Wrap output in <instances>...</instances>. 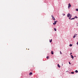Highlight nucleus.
<instances>
[{"label":"nucleus","mask_w":78,"mask_h":78,"mask_svg":"<svg viewBox=\"0 0 78 78\" xmlns=\"http://www.w3.org/2000/svg\"><path fill=\"white\" fill-rule=\"evenodd\" d=\"M75 72L76 73H78V70H76Z\"/></svg>","instance_id":"nucleus-15"},{"label":"nucleus","mask_w":78,"mask_h":78,"mask_svg":"<svg viewBox=\"0 0 78 78\" xmlns=\"http://www.w3.org/2000/svg\"><path fill=\"white\" fill-rule=\"evenodd\" d=\"M54 53H53V51H51V54H52V55H53V54H54Z\"/></svg>","instance_id":"nucleus-14"},{"label":"nucleus","mask_w":78,"mask_h":78,"mask_svg":"<svg viewBox=\"0 0 78 78\" xmlns=\"http://www.w3.org/2000/svg\"><path fill=\"white\" fill-rule=\"evenodd\" d=\"M67 16L68 17H69V19L70 20V19H71V18L72 16V15H70V13H68L67 14Z\"/></svg>","instance_id":"nucleus-1"},{"label":"nucleus","mask_w":78,"mask_h":78,"mask_svg":"<svg viewBox=\"0 0 78 78\" xmlns=\"http://www.w3.org/2000/svg\"><path fill=\"white\" fill-rule=\"evenodd\" d=\"M50 42L51 43L52 42V39H51V40H49Z\"/></svg>","instance_id":"nucleus-11"},{"label":"nucleus","mask_w":78,"mask_h":78,"mask_svg":"<svg viewBox=\"0 0 78 78\" xmlns=\"http://www.w3.org/2000/svg\"><path fill=\"white\" fill-rule=\"evenodd\" d=\"M69 46H70V47H72V44H70Z\"/></svg>","instance_id":"nucleus-13"},{"label":"nucleus","mask_w":78,"mask_h":78,"mask_svg":"<svg viewBox=\"0 0 78 78\" xmlns=\"http://www.w3.org/2000/svg\"><path fill=\"white\" fill-rule=\"evenodd\" d=\"M54 30L55 31H56V29L55 28H54Z\"/></svg>","instance_id":"nucleus-9"},{"label":"nucleus","mask_w":78,"mask_h":78,"mask_svg":"<svg viewBox=\"0 0 78 78\" xmlns=\"http://www.w3.org/2000/svg\"><path fill=\"white\" fill-rule=\"evenodd\" d=\"M74 57H76V56H74Z\"/></svg>","instance_id":"nucleus-23"},{"label":"nucleus","mask_w":78,"mask_h":78,"mask_svg":"<svg viewBox=\"0 0 78 78\" xmlns=\"http://www.w3.org/2000/svg\"><path fill=\"white\" fill-rule=\"evenodd\" d=\"M60 54H61V55H62V53L61 52V51H60Z\"/></svg>","instance_id":"nucleus-19"},{"label":"nucleus","mask_w":78,"mask_h":78,"mask_svg":"<svg viewBox=\"0 0 78 78\" xmlns=\"http://www.w3.org/2000/svg\"><path fill=\"white\" fill-rule=\"evenodd\" d=\"M46 58H47V59H48V58H49V57L48 56H47V57Z\"/></svg>","instance_id":"nucleus-18"},{"label":"nucleus","mask_w":78,"mask_h":78,"mask_svg":"<svg viewBox=\"0 0 78 78\" xmlns=\"http://www.w3.org/2000/svg\"><path fill=\"white\" fill-rule=\"evenodd\" d=\"M51 17H52V18L53 20H55V17H54V16H53V15H51Z\"/></svg>","instance_id":"nucleus-4"},{"label":"nucleus","mask_w":78,"mask_h":78,"mask_svg":"<svg viewBox=\"0 0 78 78\" xmlns=\"http://www.w3.org/2000/svg\"><path fill=\"white\" fill-rule=\"evenodd\" d=\"M70 55L71 56V58H72V59H73V55Z\"/></svg>","instance_id":"nucleus-5"},{"label":"nucleus","mask_w":78,"mask_h":78,"mask_svg":"<svg viewBox=\"0 0 78 78\" xmlns=\"http://www.w3.org/2000/svg\"><path fill=\"white\" fill-rule=\"evenodd\" d=\"M69 64H71V63L70 62H69Z\"/></svg>","instance_id":"nucleus-20"},{"label":"nucleus","mask_w":78,"mask_h":78,"mask_svg":"<svg viewBox=\"0 0 78 78\" xmlns=\"http://www.w3.org/2000/svg\"><path fill=\"white\" fill-rule=\"evenodd\" d=\"M58 67H59V68H60V67H61V66H60V65H59V64H58Z\"/></svg>","instance_id":"nucleus-7"},{"label":"nucleus","mask_w":78,"mask_h":78,"mask_svg":"<svg viewBox=\"0 0 78 78\" xmlns=\"http://www.w3.org/2000/svg\"><path fill=\"white\" fill-rule=\"evenodd\" d=\"M62 64V66H63V64Z\"/></svg>","instance_id":"nucleus-24"},{"label":"nucleus","mask_w":78,"mask_h":78,"mask_svg":"<svg viewBox=\"0 0 78 78\" xmlns=\"http://www.w3.org/2000/svg\"><path fill=\"white\" fill-rule=\"evenodd\" d=\"M57 22H58V21H55L54 23H53V25H55L56 24Z\"/></svg>","instance_id":"nucleus-2"},{"label":"nucleus","mask_w":78,"mask_h":78,"mask_svg":"<svg viewBox=\"0 0 78 78\" xmlns=\"http://www.w3.org/2000/svg\"><path fill=\"white\" fill-rule=\"evenodd\" d=\"M75 34H75L74 35V36H73V38H75V37H76V35H77V34H76V36H75Z\"/></svg>","instance_id":"nucleus-6"},{"label":"nucleus","mask_w":78,"mask_h":78,"mask_svg":"<svg viewBox=\"0 0 78 78\" xmlns=\"http://www.w3.org/2000/svg\"><path fill=\"white\" fill-rule=\"evenodd\" d=\"M71 73L72 74H73L74 73V72H71Z\"/></svg>","instance_id":"nucleus-17"},{"label":"nucleus","mask_w":78,"mask_h":78,"mask_svg":"<svg viewBox=\"0 0 78 78\" xmlns=\"http://www.w3.org/2000/svg\"><path fill=\"white\" fill-rule=\"evenodd\" d=\"M63 15L64 16L65 15V14H63Z\"/></svg>","instance_id":"nucleus-21"},{"label":"nucleus","mask_w":78,"mask_h":78,"mask_svg":"<svg viewBox=\"0 0 78 78\" xmlns=\"http://www.w3.org/2000/svg\"><path fill=\"white\" fill-rule=\"evenodd\" d=\"M74 19L75 18L76 19H78V17H77V16H75L74 17Z\"/></svg>","instance_id":"nucleus-10"},{"label":"nucleus","mask_w":78,"mask_h":78,"mask_svg":"<svg viewBox=\"0 0 78 78\" xmlns=\"http://www.w3.org/2000/svg\"><path fill=\"white\" fill-rule=\"evenodd\" d=\"M70 7H71V5H70V4L69 3L68 6V9H70Z\"/></svg>","instance_id":"nucleus-3"},{"label":"nucleus","mask_w":78,"mask_h":78,"mask_svg":"<svg viewBox=\"0 0 78 78\" xmlns=\"http://www.w3.org/2000/svg\"><path fill=\"white\" fill-rule=\"evenodd\" d=\"M75 19V18H72L71 19V20H74Z\"/></svg>","instance_id":"nucleus-12"},{"label":"nucleus","mask_w":78,"mask_h":78,"mask_svg":"<svg viewBox=\"0 0 78 78\" xmlns=\"http://www.w3.org/2000/svg\"><path fill=\"white\" fill-rule=\"evenodd\" d=\"M76 11H78V9H76Z\"/></svg>","instance_id":"nucleus-16"},{"label":"nucleus","mask_w":78,"mask_h":78,"mask_svg":"<svg viewBox=\"0 0 78 78\" xmlns=\"http://www.w3.org/2000/svg\"><path fill=\"white\" fill-rule=\"evenodd\" d=\"M32 74H33V73H32V72H30L29 73L30 75H32Z\"/></svg>","instance_id":"nucleus-8"},{"label":"nucleus","mask_w":78,"mask_h":78,"mask_svg":"<svg viewBox=\"0 0 78 78\" xmlns=\"http://www.w3.org/2000/svg\"><path fill=\"white\" fill-rule=\"evenodd\" d=\"M72 53H70V55H72Z\"/></svg>","instance_id":"nucleus-22"}]
</instances>
